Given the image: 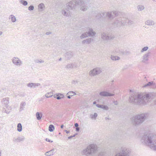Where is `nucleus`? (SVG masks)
Listing matches in <instances>:
<instances>
[{"instance_id": "f257e3e1", "label": "nucleus", "mask_w": 156, "mask_h": 156, "mask_svg": "<svg viewBox=\"0 0 156 156\" xmlns=\"http://www.w3.org/2000/svg\"><path fill=\"white\" fill-rule=\"evenodd\" d=\"M151 99V96L149 94L133 93L129 97V102L136 105H145L150 101Z\"/></svg>"}, {"instance_id": "f03ea898", "label": "nucleus", "mask_w": 156, "mask_h": 156, "mask_svg": "<svg viewBox=\"0 0 156 156\" xmlns=\"http://www.w3.org/2000/svg\"><path fill=\"white\" fill-rule=\"evenodd\" d=\"M141 142L149 146L151 149L156 151V135L147 134L142 136Z\"/></svg>"}, {"instance_id": "7ed1b4c3", "label": "nucleus", "mask_w": 156, "mask_h": 156, "mask_svg": "<svg viewBox=\"0 0 156 156\" xmlns=\"http://www.w3.org/2000/svg\"><path fill=\"white\" fill-rule=\"evenodd\" d=\"M146 117V115L144 113L133 116L131 119L132 124L134 126L137 127L144 122Z\"/></svg>"}, {"instance_id": "20e7f679", "label": "nucleus", "mask_w": 156, "mask_h": 156, "mask_svg": "<svg viewBox=\"0 0 156 156\" xmlns=\"http://www.w3.org/2000/svg\"><path fill=\"white\" fill-rule=\"evenodd\" d=\"M98 151V147L94 144H91L84 149L81 152L82 154L88 156L94 154Z\"/></svg>"}, {"instance_id": "39448f33", "label": "nucleus", "mask_w": 156, "mask_h": 156, "mask_svg": "<svg viewBox=\"0 0 156 156\" xmlns=\"http://www.w3.org/2000/svg\"><path fill=\"white\" fill-rule=\"evenodd\" d=\"M84 4V1L82 0H77L76 1H72L68 3L66 6L70 10L74 8L76 5H82Z\"/></svg>"}, {"instance_id": "423d86ee", "label": "nucleus", "mask_w": 156, "mask_h": 156, "mask_svg": "<svg viewBox=\"0 0 156 156\" xmlns=\"http://www.w3.org/2000/svg\"><path fill=\"white\" fill-rule=\"evenodd\" d=\"M124 17L118 18H116L113 23V25L116 27H119L124 26Z\"/></svg>"}, {"instance_id": "0eeeda50", "label": "nucleus", "mask_w": 156, "mask_h": 156, "mask_svg": "<svg viewBox=\"0 0 156 156\" xmlns=\"http://www.w3.org/2000/svg\"><path fill=\"white\" fill-rule=\"evenodd\" d=\"M129 150L125 147H122L120 153L116 154L115 156H130Z\"/></svg>"}, {"instance_id": "6e6552de", "label": "nucleus", "mask_w": 156, "mask_h": 156, "mask_svg": "<svg viewBox=\"0 0 156 156\" xmlns=\"http://www.w3.org/2000/svg\"><path fill=\"white\" fill-rule=\"evenodd\" d=\"M101 72V68L96 67L90 70L89 72V75L90 76H94L99 75Z\"/></svg>"}, {"instance_id": "1a4fd4ad", "label": "nucleus", "mask_w": 156, "mask_h": 156, "mask_svg": "<svg viewBox=\"0 0 156 156\" xmlns=\"http://www.w3.org/2000/svg\"><path fill=\"white\" fill-rule=\"evenodd\" d=\"M70 9L68 8L67 6L63 9L62 10V14L64 16L70 17H71V13L70 11Z\"/></svg>"}, {"instance_id": "9d476101", "label": "nucleus", "mask_w": 156, "mask_h": 156, "mask_svg": "<svg viewBox=\"0 0 156 156\" xmlns=\"http://www.w3.org/2000/svg\"><path fill=\"white\" fill-rule=\"evenodd\" d=\"M113 15L115 16H117L118 15V12L116 11L107 12L106 17H108L110 19H112L114 18Z\"/></svg>"}, {"instance_id": "9b49d317", "label": "nucleus", "mask_w": 156, "mask_h": 156, "mask_svg": "<svg viewBox=\"0 0 156 156\" xmlns=\"http://www.w3.org/2000/svg\"><path fill=\"white\" fill-rule=\"evenodd\" d=\"M13 63L15 66H20L22 64V61L16 57H14L12 59Z\"/></svg>"}, {"instance_id": "f8f14e48", "label": "nucleus", "mask_w": 156, "mask_h": 156, "mask_svg": "<svg viewBox=\"0 0 156 156\" xmlns=\"http://www.w3.org/2000/svg\"><path fill=\"white\" fill-rule=\"evenodd\" d=\"M99 95L103 97H111L114 95V94L110 93L106 91H102L99 93Z\"/></svg>"}, {"instance_id": "ddd939ff", "label": "nucleus", "mask_w": 156, "mask_h": 156, "mask_svg": "<svg viewBox=\"0 0 156 156\" xmlns=\"http://www.w3.org/2000/svg\"><path fill=\"white\" fill-rule=\"evenodd\" d=\"M101 38L103 40H107L108 39L113 38V37L112 36H109L108 34L104 32L102 34Z\"/></svg>"}, {"instance_id": "4468645a", "label": "nucleus", "mask_w": 156, "mask_h": 156, "mask_svg": "<svg viewBox=\"0 0 156 156\" xmlns=\"http://www.w3.org/2000/svg\"><path fill=\"white\" fill-rule=\"evenodd\" d=\"M11 109V107L9 105L3 106L2 111L4 112L9 114L10 112Z\"/></svg>"}, {"instance_id": "2eb2a0df", "label": "nucleus", "mask_w": 156, "mask_h": 156, "mask_svg": "<svg viewBox=\"0 0 156 156\" xmlns=\"http://www.w3.org/2000/svg\"><path fill=\"white\" fill-rule=\"evenodd\" d=\"M107 12H101L99 13L96 17L98 19L104 18L106 17Z\"/></svg>"}, {"instance_id": "dca6fc26", "label": "nucleus", "mask_w": 156, "mask_h": 156, "mask_svg": "<svg viewBox=\"0 0 156 156\" xmlns=\"http://www.w3.org/2000/svg\"><path fill=\"white\" fill-rule=\"evenodd\" d=\"M124 26L127 25L128 26H130L133 24L134 22L133 21L128 19L126 17H124Z\"/></svg>"}, {"instance_id": "f3484780", "label": "nucleus", "mask_w": 156, "mask_h": 156, "mask_svg": "<svg viewBox=\"0 0 156 156\" xmlns=\"http://www.w3.org/2000/svg\"><path fill=\"white\" fill-rule=\"evenodd\" d=\"M1 102L3 106L9 105H8L9 103V98H3L2 99Z\"/></svg>"}, {"instance_id": "a211bd4d", "label": "nucleus", "mask_w": 156, "mask_h": 156, "mask_svg": "<svg viewBox=\"0 0 156 156\" xmlns=\"http://www.w3.org/2000/svg\"><path fill=\"white\" fill-rule=\"evenodd\" d=\"M39 83H29L27 84V86L30 88H35L36 86H38L40 85Z\"/></svg>"}, {"instance_id": "6ab92c4d", "label": "nucleus", "mask_w": 156, "mask_h": 156, "mask_svg": "<svg viewBox=\"0 0 156 156\" xmlns=\"http://www.w3.org/2000/svg\"><path fill=\"white\" fill-rule=\"evenodd\" d=\"M93 41V39L91 38H89L83 40L82 43L83 44H89Z\"/></svg>"}, {"instance_id": "aec40b11", "label": "nucleus", "mask_w": 156, "mask_h": 156, "mask_svg": "<svg viewBox=\"0 0 156 156\" xmlns=\"http://www.w3.org/2000/svg\"><path fill=\"white\" fill-rule=\"evenodd\" d=\"M150 54V52H148L145 53L143 56L142 62H145L148 60V57Z\"/></svg>"}, {"instance_id": "412c9836", "label": "nucleus", "mask_w": 156, "mask_h": 156, "mask_svg": "<svg viewBox=\"0 0 156 156\" xmlns=\"http://www.w3.org/2000/svg\"><path fill=\"white\" fill-rule=\"evenodd\" d=\"M80 5L81 6L80 8V9L81 10L83 11H85L87 10L88 6H87V4L86 3H85L84 2V4Z\"/></svg>"}, {"instance_id": "4be33fe9", "label": "nucleus", "mask_w": 156, "mask_h": 156, "mask_svg": "<svg viewBox=\"0 0 156 156\" xmlns=\"http://www.w3.org/2000/svg\"><path fill=\"white\" fill-rule=\"evenodd\" d=\"M89 36L93 37L96 34V32L93 31V29L91 28H89V31L88 32Z\"/></svg>"}, {"instance_id": "5701e85b", "label": "nucleus", "mask_w": 156, "mask_h": 156, "mask_svg": "<svg viewBox=\"0 0 156 156\" xmlns=\"http://www.w3.org/2000/svg\"><path fill=\"white\" fill-rule=\"evenodd\" d=\"M54 151L55 149H52L49 151L46 152L44 154L46 156H51L53 155L55 153V152H54Z\"/></svg>"}, {"instance_id": "b1692460", "label": "nucleus", "mask_w": 156, "mask_h": 156, "mask_svg": "<svg viewBox=\"0 0 156 156\" xmlns=\"http://www.w3.org/2000/svg\"><path fill=\"white\" fill-rule=\"evenodd\" d=\"M145 24L147 25L152 26L154 24V23L152 20H148L145 21Z\"/></svg>"}, {"instance_id": "393cba45", "label": "nucleus", "mask_w": 156, "mask_h": 156, "mask_svg": "<svg viewBox=\"0 0 156 156\" xmlns=\"http://www.w3.org/2000/svg\"><path fill=\"white\" fill-rule=\"evenodd\" d=\"M73 52L69 51L67 52L66 54V56L68 59H70L73 56Z\"/></svg>"}, {"instance_id": "a878e982", "label": "nucleus", "mask_w": 156, "mask_h": 156, "mask_svg": "<svg viewBox=\"0 0 156 156\" xmlns=\"http://www.w3.org/2000/svg\"><path fill=\"white\" fill-rule=\"evenodd\" d=\"M38 8L40 11H42L45 8V6L44 3H41L39 4L38 5Z\"/></svg>"}, {"instance_id": "bb28decb", "label": "nucleus", "mask_w": 156, "mask_h": 156, "mask_svg": "<svg viewBox=\"0 0 156 156\" xmlns=\"http://www.w3.org/2000/svg\"><path fill=\"white\" fill-rule=\"evenodd\" d=\"M36 117L37 120H39L41 119L42 118V113H39L37 112L36 114Z\"/></svg>"}, {"instance_id": "cd10ccee", "label": "nucleus", "mask_w": 156, "mask_h": 156, "mask_svg": "<svg viewBox=\"0 0 156 156\" xmlns=\"http://www.w3.org/2000/svg\"><path fill=\"white\" fill-rule=\"evenodd\" d=\"M98 116V114L96 113H94V114H91L90 115V118L92 119L95 120Z\"/></svg>"}, {"instance_id": "c85d7f7f", "label": "nucleus", "mask_w": 156, "mask_h": 156, "mask_svg": "<svg viewBox=\"0 0 156 156\" xmlns=\"http://www.w3.org/2000/svg\"><path fill=\"white\" fill-rule=\"evenodd\" d=\"M111 59L113 61H116L119 60L120 59V58L117 56L111 55Z\"/></svg>"}, {"instance_id": "c756f323", "label": "nucleus", "mask_w": 156, "mask_h": 156, "mask_svg": "<svg viewBox=\"0 0 156 156\" xmlns=\"http://www.w3.org/2000/svg\"><path fill=\"white\" fill-rule=\"evenodd\" d=\"M9 19H11L12 22L13 23L15 22L16 21V18L13 15H11L9 16Z\"/></svg>"}, {"instance_id": "7c9ffc66", "label": "nucleus", "mask_w": 156, "mask_h": 156, "mask_svg": "<svg viewBox=\"0 0 156 156\" xmlns=\"http://www.w3.org/2000/svg\"><path fill=\"white\" fill-rule=\"evenodd\" d=\"M88 36L89 35L88 32H86L82 34L80 36V38L81 39H83Z\"/></svg>"}, {"instance_id": "2f4dec72", "label": "nucleus", "mask_w": 156, "mask_h": 156, "mask_svg": "<svg viewBox=\"0 0 156 156\" xmlns=\"http://www.w3.org/2000/svg\"><path fill=\"white\" fill-rule=\"evenodd\" d=\"M26 105V103L25 102H22L21 103L20 106V111H21L23 109V108H24V106Z\"/></svg>"}, {"instance_id": "473e14b6", "label": "nucleus", "mask_w": 156, "mask_h": 156, "mask_svg": "<svg viewBox=\"0 0 156 156\" xmlns=\"http://www.w3.org/2000/svg\"><path fill=\"white\" fill-rule=\"evenodd\" d=\"M137 8L138 11H141L144 9V5H139L137 6Z\"/></svg>"}, {"instance_id": "72a5a7b5", "label": "nucleus", "mask_w": 156, "mask_h": 156, "mask_svg": "<svg viewBox=\"0 0 156 156\" xmlns=\"http://www.w3.org/2000/svg\"><path fill=\"white\" fill-rule=\"evenodd\" d=\"M155 85V83L154 82H149L147 84H145L144 87H147L148 86H151V85L154 86Z\"/></svg>"}, {"instance_id": "f704fd0d", "label": "nucleus", "mask_w": 156, "mask_h": 156, "mask_svg": "<svg viewBox=\"0 0 156 156\" xmlns=\"http://www.w3.org/2000/svg\"><path fill=\"white\" fill-rule=\"evenodd\" d=\"M17 130L19 132H21L22 130V126L20 123H18L17 125Z\"/></svg>"}, {"instance_id": "c9c22d12", "label": "nucleus", "mask_w": 156, "mask_h": 156, "mask_svg": "<svg viewBox=\"0 0 156 156\" xmlns=\"http://www.w3.org/2000/svg\"><path fill=\"white\" fill-rule=\"evenodd\" d=\"M55 129L54 126L52 125H50L49 126L48 130L50 132H52Z\"/></svg>"}, {"instance_id": "e433bc0d", "label": "nucleus", "mask_w": 156, "mask_h": 156, "mask_svg": "<svg viewBox=\"0 0 156 156\" xmlns=\"http://www.w3.org/2000/svg\"><path fill=\"white\" fill-rule=\"evenodd\" d=\"M20 2L21 4H23L24 6L27 5L28 4L27 2L25 0H20Z\"/></svg>"}, {"instance_id": "4c0bfd02", "label": "nucleus", "mask_w": 156, "mask_h": 156, "mask_svg": "<svg viewBox=\"0 0 156 156\" xmlns=\"http://www.w3.org/2000/svg\"><path fill=\"white\" fill-rule=\"evenodd\" d=\"M76 94L73 91H69L68 93L67 94V95H69L71 96H73L74 95H75Z\"/></svg>"}, {"instance_id": "58836bf2", "label": "nucleus", "mask_w": 156, "mask_h": 156, "mask_svg": "<svg viewBox=\"0 0 156 156\" xmlns=\"http://www.w3.org/2000/svg\"><path fill=\"white\" fill-rule=\"evenodd\" d=\"M64 97V95L61 94H58V96L57 97V99L59 100Z\"/></svg>"}, {"instance_id": "ea45409f", "label": "nucleus", "mask_w": 156, "mask_h": 156, "mask_svg": "<svg viewBox=\"0 0 156 156\" xmlns=\"http://www.w3.org/2000/svg\"><path fill=\"white\" fill-rule=\"evenodd\" d=\"M73 63H70L67 64L66 66V68L67 69H70V68H73Z\"/></svg>"}, {"instance_id": "a19ab883", "label": "nucleus", "mask_w": 156, "mask_h": 156, "mask_svg": "<svg viewBox=\"0 0 156 156\" xmlns=\"http://www.w3.org/2000/svg\"><path fill=\"white\" fill-rule=\"evenodd\" d=\"M101 108L105 110H108L109 109V107L107 105H102Z\"/></svg>"}, {"instance_id": "79ce46f5", "label": "nucleus", "mask_w": 156, "mask_h": 156, "mask_svg": "<svg viewBox=\"0 0 156 156\" xmlns=\"http://www.w3.org/2000/svg\"><path fill=\"white\" fill-rule=\"evenodd\" d=\"M148 47L146 46L144 47L140 51V52L142 53L144 51H146L148 49Z\"/></svg>"}, {"instance_id": "37998d69", "label": "nucleus", "mask_w": 156, "mask_h": 156, "mask_svg": "<svg viewBox=\"0 0 156 156\" xmlns=\"http://www.w3.org/2000/svg\"><path fill=\"white\" fill-rule=\"evenodd\" d=\"M45 96L46 98H48L52 97L53 96V94L52 93L50 92L49 93L46 94H45Z\"/></svg>"}, {"instance_id": "c03bdc74", "label": "nucleus", "mask_w": 156, "mask_h": 156, "mask_svg": "<svg viewBox=\"0 0 156 156\" xmlns=\"http://www.w3.org/2000/svg\"><path fill=\"white\" fill-rule=\"evenodd\" d=\"M44 62V61L41 59H37L35 60V62L38 63H42Z\"/></svg>"}, {"instance_id": "a18cd8bd", "label": "nucleus", "mask_w": 156, "mask_h": 156, "mask_svg": "<svg viewBox=\"0 0 156 156\" xmlns=\"http://www.w3.org/2000/svg\"><path fill=\"white\" fill-rule=\"evenodd\" d=\"M73 68H76L79 67V66L76 63H73Z\"/></svg>"}, {"instance_id": "49530a36", "label": "nucleus", "mask_w": 156, "mask_h": 156, "mask_svg": "<svg viewBox=\"0 0 156 156\" xmlns=\"http://www.w3.org/2000/svg\"><path fill=\"white\" fill-rule=\"evenodd\" d=\"M34 9V8L33 5H30L28 7V9L30 11H31L33 10Z\"/></svg>"}, {"instance_id": "de8ad7c7", "label": "nucleus", "mask_w": 156, "mask_h": 156, "mask_svg": "<svg viewBox=\"0 0 156 156\" xmlns=\"http://www.w3.org/2000/svg\"><path fill=\"white\" fill-rule=\"evenodd\" d=\"M72 83L73 84H76L78 83V81L76 80H73L72 81Z\"/></svg>"}, {"instance_id": "09e8293b", "label": "nucleus", "mask_w": 156, "mask_h": 156, "mask_svg": "<svg viewBox=\"0 0 156 156\" xmlns=\"http://www.w3.org/2000/svg\"><path fill=\"white\" fill-rule=\"evenodd\" d=\"M24 137H23V138H20V137H19L18 138V140H19V142H20V141H23V140H24Z\"/></svg>"}, {"instance_id": "8fccbe9b", "label": "nucleus", "mask_w": 156, "mask_h": 156, "mask_svg": "<svg viewBox=\"0 0 156 156\" xmlns=\"http://www.w3.org/2000/svg\"><path fill=\"white\" fill-rule=\"evenodd\" d=\"M96 106H97V107H98V108H101V107H102V105L97 104V105H96Z\"/></svg>"}, {"instance_id": "3c124183", "label": "nucleus", "mask_w": 156, "mask_h": 156, "mask_svg": "<svg viewBox=\"0 0 156 156\" xmlns=\"http://www.w3.org/2000/svg\"><path fill=\"white\" fill-rule=\"evenodd\" d=\"M46 141H47L48 142H51V143L53 142L52 141H51L50 140H49V139H48V138H46Z\"/></svg>"}, {"instance_id": "603ef678", "label": "nucleus", "mask_w": 156, "mask_h": 156, "mask_svg": "<svg viewBox=\"0 0 156 156\" xmlns=\"http://www.w3.org/2000/svg\"><path fill=\"white\" fill-rule=\"evenodd\" d=\"M51 32H48L46 33L45 34L46 35H48L51 34Z\"/></svg>"}, {"instance_id": "864d4df0", "label": "nucleus", "mask_w": 156, "mask_h": 156, "mask_svg": "<svg viewBox=\"0 0 156 156\" xmlns=\"http://www.w3.org/2000/svg\"><path fill=\"white\" fill-rule=\"evenodd\" d=\"M105 119L106 120H110L111 119L107 117H105Z\"/></svg>"}, {"instance_id": "5fc2aeb1", "label": "nucleus", "mask_w": 156, "mask_h": 156, "mask_svg": "<svg viewBox=\"0 0 156 156\" xmlns=\"http://www.w3.org/2000/svg\"><path fill=\"white\" fill-rule=\"evenodd\" d=\"M58 96V94H57L54 95V97L57 99V97Z\"/></svg>"}, {"instance_id": "6e6d98bb", "label": "nucleus", "mask_w": 156, "mask_h": 156, "mask_svg": "<svg viewBox=\"0 0 156 156\" xmlns=\"http://www.w3.org/2000/svg\"><path fill=\"white\" fill-rule=\"evenodd\" d=\"M13 141H14L19 142V140H18V138H14L13 139Z\"/></svg>"}, {"instance_id": "4d7b16f0", "label": "nucleus", "mask_w": 156, "mask_h": 156, "mask_svg": "<svg viewBox=\"0 0 156 156\" xmlns=\"http://www.w3.org/2000/svg\"><path fill=\"white\" fill-rule=\"evenodd\" d=\"M80 130V128L79 127H77L76 128V131H79Z\"/></svg>"}, {"instance_id": "13d9d810", "label": "nucleus", "mask_w": 156, "mask_h": 156, "mask_svg": "<svg viewBox=\"0 0 156 156\" xmlns=\"http://www.w3.org/2000/svg\"><path fill=\"white\" fill-rule=\"evenodd\" d=\"M79 126V125H78V124L77 123H76L75 124V126L76 127H78V126Z\"/></svg>"}, {"instance_id": "bf43d9fd", "label": "nucleus", "mask_w": 156, "mask_h": 156, "mask_svg": "<svg viewBox=\"0 0 156 156\" xmlns=\"http://www.w3.org/2000/svg\"><path fill=\"white\" fill-rule=\"evenodd\" d=\"M114 103L115 105H117L118 104V102L117 101L114 102Z\"/></svg>"}, {"instance_id": "052dcab7", "label": "nucleus", "mask_w": 156, "mask_h": 156, "mask_svg": "<svg viewBox=\"0 0 156 156\" xmlns=\"http://www.w3.org/2000/svg\"><path fill=\"white\" fill-rule=\"evenodd\" d=\"M72 138H73V136H69V137H68V139H70Z\"/></svg>"}, {"instance_id": "680f3d73", "label": "nucleus", "mask_w": 156, "mask_h": 156, "mask_svg": "<svg viewBox=\"0 0 156 156\" xmlns=\"http://www.w3.org/2000/svg\"><path fill=\"white\" fill-rule=\"evenodd\" d=\"M65 131L66 132V133H69V132L67 131V130H65Z\"/></svg>"}, {"instance_id": "e2e57ef3", "label": "nucleus", "mask_w": 156, "mask_h": 156, "mask_svg": "<svg viewBox=\"0 0 156 156\" xmlns=\"http://www.w3.org/2000/svg\"><path fill=\"white\" fill-rule=\"evenodd\" d=\"M71 96H69V95H68V96H67V98H69V99H70L71 98Z\"/></svg>"}, {"instance_id": "0e129e2a", "label": "nucleus", "mask_w": 156, "mask_h": 156, "mask_svg": "<svg viewBox=\"0 0 156 156\" xmlns=\"http://www.w3.org/2000/svg\"><path fill=\"white\" fill-rule=\"evenodd\" d=\"M154 103L155 105H156V99L154 100Z\"/></svg>"}, {"instance_id": "69168bd1", "label": "nucleus", "mask_w": 156, "mask_h": 156, "mask_svg": "<svg viewBox=\"0 0 156 156\" xmlns=\"http://www.w3.org/2000/svg\"><path fill=\"white\" fill-rule=\"evenodd\" d=\"M2 31H0V36L2 35Z\"/></svg>"}, {"instance_id": "338daca9", "label": "nucleus", "mask_w": 156, "mask_h": 156, "mask_svg": "<svg viewBox=\"0 0 156 156\" xmlns=\"http://www.w3.org/2000/svg\"><path fill=\"white\" fill-rule=\"evenodd\" d=\"M63 126H63V125H61V128L62 129L63 128Z\"/></svg>"}, {"instance_id": "774afa93", "label": "nucleus", "mask_w": 156, "mask_h": 156, "mask_svg": "<svg viewBox=\"0 0 156 156\" xmlns=\"http://www.w3.org/2000/svg\"><path fill=\"white\" fill-rule=\"evenodd\" d=\"M61 60H62V58H59V61H61Z\"/></svg>"}]
</instances>
